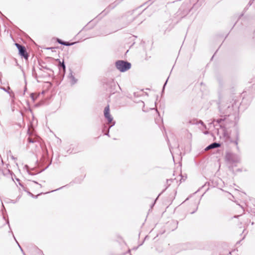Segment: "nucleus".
<instances>
[{"instance_id":"nucleus-1","label":"nucleus","mask_w":255,"mask_h":255,"mask_svg":"<svg viewBox=\"0 0 255 255\" xmlns=\"http://www.w3.org/2000/svg\"><path fill=\"white\" fill-rule=\"evenodd\" d=\"M117 68L121 72H125L131 67L130 63L123 60H119L116 63Z\"/></svg>"},{"instance_id":"nucleus-2","label":"nucleus","mask_w":255,"mask_h":255,"mask_svg":"<svg viewBox=\"0 0 255 255\" xmlns=\"http://www.w3.org/2000/svg\"><path fill=\"white\" fill-rule=\"evenodd\" d=\"M15 46L17 48L18 50L19 54L21 56L24 58L26 60L28 59L29 55L27 53L25 48L24 46L21 45L18 43H15Z\"/></svg>"},{"instance_id":"nucleus-3","label":"nucleus","mask_w":255,"mask_h":255,"mask_svg":"<svg viewBox=\"0 0 255 255\" xmlns=\"http://www.w3.org/2000/svg\"><path fill=\"white\" fill-rule=\"evenodd\" d=\"M104 116L107 119L109 124H111L113 121V117L110 113V107L108 105L104 109Z\"/></svg>"},{"instance_id":"nucleus-4","label":"nucleus","mask_w":255,"mask_h":255,"mask_svg":"<svg viewBox=\"0 0 255 255\" xmlns=\"http://www.w3.org/2000/svg\"><path fill=\"white\" fill-rule=\"evenodd\" d=\"M220 144L218 143H216V142H214L212 144H211L210 145H209V146H208L206 148H205V150H209L210 149H213V148H217V147H219L220 146Z\"/></svg>"},{"instance_id":"nucleus-5","label":"nucleus","mask_w":255,"mask_h":255,"mask_svg":"<svg viewBox=\"0 0 255 255\" xmlns=\"http://www.w3.org/2000/svg\"><path fill=\"white\" fill-rule=\"evenodd\" d=\"M57 41H58V42L59 43H60V44H61L62 45H66V46H69V45H70L71 44H70V43H69L68 42H63L61 40L59 39H58Z\"/></svg>"},{"instance_id":"nucleus-6","label":"nucleus","mask_w":255,"mask_h":255,"mask_svg":"<svg viewBox=\"0 0 255 255\" xmlns=\"http://www.w3.org/2000/svg\"><path fill=\"white\" fill-rule=\"evenodd\" d=\"M70 80H71V83L72 84H75L76 82V79H75V78H74V77L73 76L71 75L70 77Z\"/></svg>"},{"instance_id":"nucleus-7","label":"nucleus","mask_w":255,"mask_h":255,"mask_svg":"<svg viewBox=\"0 0 255 255\" xmlns=\"http://www.w3.org/2000/svg\"><path fill=\"white\" fill-rule=\"evenodd\" d=\"M59 67H62L64 71H65V66L64 65V62L61 63V62L59 61Z\"/></svg>"},{"instance_id":"nucleus-8","label":"nucleus","mask_w":255,"mask_h":255,"mask_svg":"<svg viewBox=\"0 0 255 255\" xmlns=\"http://www.w3.org/2000/svg\"><path fill=\"white\" fill-rule=\"evenodd\" d=\"M29 142H33L34 141L30 138H28V139Z\"/></svg>"},{"instance_id":"nucleus-9","label":"nucleus","mask_w":255,"mask_h":255,"mask_svg":"<svg viewBox=\"0 0 255 255\" xmlns=\"http://www.w3.org/2000/svg\"><path fill=\"white\" fill-rule=\"evenodd\" d=\"M221 121H222V119H219V120H218L217 121V122L218 123H220L221 122Z\"/></svg>"},{"instance_id":"nucleus-10","label":"nucleus","mask_w":255,"mask_h":255,"mask_svg":"<svg viewBox=\"0 0 255 255\" xmlns=\"http://www.w3.org/2000/svg\"><path fill=\"white\" fill-rule=\"evenodd\" d=\"M33 182H34V183H35V184H38V183H37V182H35V181H34Z\"/></svg>"}]
</instances>
